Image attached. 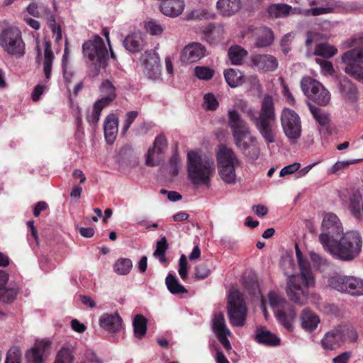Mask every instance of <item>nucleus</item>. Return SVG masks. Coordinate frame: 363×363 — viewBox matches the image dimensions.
Listing matches in <instances>:
<instances>
[{
	"mask_svg": "<svg viewBox=\"0 0 363 363\" xmlns=\"http://www.w3.org/2000/svg\"><path fill=\"white\" fill-rule=\"evenodd\" d=\"M250 63L259 70L274 71L278 66L277 59L270 55H255L251 57Z\"/></svg>",
	"mask_w": 363,
	"mask_h": 363,
	"instance_id": "21",
	"label": "nucleus"
},
{
	"mask_svg": "<svg viewBox=\"0 0 363 363\" xmlns=\"http://www.w3.org/2000/svg\"><path fill=\"white\" fill-rule=\"evenodd\" d=\"M145 27L147 31L153 35H161L165 28L155 20L148 21L145 23Z\"/></svg>",
	"mask_w": 363,
	"mask_h": 363,
	"instance_id": "48",
	"label": "nucleus"
},
{
	"mask_svg": "<svg viewBox=\"0 0 363 363\" xmlns=\"http://www.w3.org/2000/svg\"><path fill=\"white\" fill-rule=\"evenodd\" d=\"M206 54V48L201 43H194L186 45L181 54V60L184 63H194L199 61Z\"/></svg>",
	"mask_w": 363,
	"mask_h": 363,
	"instance_id": "19",
	"label": "nucleus"
},
{
	"mask_svg": "<svg viewBox=\"0 0 363 363\" xmlns=\"http://www.w3.org/2000/svg\"><path fill=\"white\" fill-rule=\"evenodd\" d=\"M40 9V4L38 5L37 4H30L28 8L27 11L29 14L31 16H33L36 18H38L39 16V9Z\"/></svg>",
	"mask_w": 363,
	"mask_h": 363,
	"instance_id": "64",
	"label": "nucleus"
},
{
	"mask_svg": "<svg viewBox=\"0 0 363 363\" xmlns=\"http://www.w3.org/2000/svg\"><path fill=\"white\" fill-rule=\"evenodd\" d=\"M17 295V291L15 289H9L4 286L0 291V301L4 303L13 302Z\"/></svg>",
	"mask_w": 363,
	"mask_h": 363,
	"instance_id": "49",
	"label": "nucleus"
},
{
	"mask_svg": "<svg viewBox=\"0 0 363 363\" xmlns=\"http://www.w3.org/2000/svg\"><path fill=\"white\" fill-rule=\"evenodd\" d=\"M73 359L72 350L64 347L57 352L55 363H73Z\"/></svg>",
	"mask_w": 363,
	"mask_h": 363,
	"instance_id": "44",
	"label": "nucleus"
},
{
	"mask_svg": "<svg viewBox=\"0 0 363 363\" xmlns=\"http://www.w3.org/2000/svg\"><path fill=\"white\" fill-rule=\"evenodd\" d=\"M362 248V239L357 231L342 233L337 241L325 250L334 258L342 261H351L359 256Z\"/></svg>",
	"mask_w": 363,
	"mask_h": 363,
	"instance_id": "5",
	"label": "nucleus"
},
{
	"mask_svg": "<svg viewBox=\"0 0 363 363\" xmlns=\"http://www.w3.org/2000/svg\"><path fill=\"white\" fill-rule=\"evenodd\" d=\"M267 298L269 304L272 308L274 314H276L277 312L283 310V308L290 304L283 296L275 291L269 292Z\"/></svg>",
	"mask_w": 363,
	"mask_h": 363,
	"instance_id": "32",
	"label": "nucleus"
},
{
	"mask_svg": "<svg viewBox=\"0 0 363 363\" xmlns=\"http://www.w3.org/2000/svg\"><path fill=\"white\" fill-rule=\"evenodd\" d=\"M0 46L10 55L22 57L26 52V45L21 31L16 28H9L0 34Z\"/></svg>",
	"mask_w": 363,
	"mask_h": 363,
	"instance_id": "8",
	"label": "nucleus"
},
{
	"mask_svg": "<svg viewBox=\"0 0 363 363\" xmlns=\"http://www.w3.org/2000/svg\"><path fill=\"white\" fill-rule=\"evenodd\" d=\"M228 123L235 145L248 158L257 160L260 150L257 145V138L251 135V130L247 123L235 110L228 112Z\"/></svg>",
	"mask_w": 363,
	"mask_h": 363,
	"instance_id": "3",
	"label": "nucleus"
},
{
	"mask_svg": "<svg viewBox=\"0 0 363 363\" xmlns=\"http://www.w3.org/2000/svg\"><path fill=\"white\" fill-rule=\"evenodd\" d=\"M99 323L101 328L110 333H118L123 328V320L117 312L102 314Z\"/></svg>",
	"mask_w": 363,
	"mask_h": 363,
	"instance_id": "20",
	"label": "nucleus"
},
{
	"mask_svg": "<svg viewBox=\"0 0 363 363\" xmlns=\"http://www.w3.org/2000/svg\"><path fill=\"white\" fill-rule=\"evenodd\" d=\"M147 320L145 316L141 314L136 315L133 320L134 328V335L138 338H142L147 332Z\"/></svg>",
	"mask_w": 363,
	"mask_h": 363,
	"instance_id": "37",
	"label": "nucleus"
},
{
	"mask_svg": "<svg viewBox=\"0 0 363 363\" xmlns=\"http://www.w3.org/2000/svg\"><path fill=\"white\" fill-rule=\"evenodd\" d=\"M216 7L223 16H230L240 9L241 1L240 0H218Z\"/></svg>",
	"mask_w": 363,
	"mask_h": 363,
	"instance_id": "29",
	"label": "nucleus"
},
{
	"mask_svg": "<svg viewBox=\"0 0 363 363\" xmlns=\"http://www.w3.org/2000/svg\"><path fill=\"white\" fill-rule=\"evenodd\" d=\"M363 43V33H358L346 40L342 43L344 48H349L354 46H358L360 43Z\"/></svg>",
	"mask_w": 363,
	"mask_h": 363,
	"instance_id": "54",
	"label": "nucleus"
},
{
	"mask_svg": "<svg viewBox=\"0 0 363 363\" xmlns=\"http://www.w3.org/2000/svg\"><path fill=\"white\" fill-rule=\"evenodd\" d=\"M21 351L18 347H11L7 352L5 363H21Z\"/></svg>",
	"mask_w": 363,
	"mask_h": 363,
	"instance_id": "50",
	"label": "nucleus"
},
{
	"mask_svg": "<svg viewBox=\"0 0 363 363\" xmlns=\"http://www.w3.org/2000/svg\"><path fill=\"white\" fill-rule=\"evenodd\" d=\"M333 7L326 6V7H316L311 9H308L305 11V14L309 15L311 14L313 16H319L325 13H330L333 11Z\"/></svg>",
	"mask_w": 363,
	"mask_h": 363,
	"instance_id": "56",
	"label": "nucleus"
},
{
	"mask_svg": "<svg viewBox=\"0 0 363 363\" xmlns=\"http://www.w3.org/2000/svg\"><path fill=\"white\" fill-rule=\"evenodd\" d=\"M342 233V225L338 217L333 213H326L323 218L321 233L318 237L323 249L337 241Z\"/></svg>",
	"mask_w": 363,
	"mask_h": 363,
	"instance_id": "7",
	"label": "nucleus"
},
{
	"mask_svg": "<svg viewBox=\"0 0 363 363\" xmlns=\"http://www.w3.org/2000/svg\"><path fill=\"white\" fill-rule=\"evenodd\" d=\"M38 18H45L48 26H52L55 21L54 15L51 13L50 9L43 4H40V9H39Z\"/></svg>",
	"mask_w": 363,
	"mask_h": 363,
	"instance_id": "51",
	"label": "nucleus"
},
{
	"mask_svg": "<svg viewBox=\"0 0 363 363\" xmlns=\"http://www.w3.org/2000/svg\"><path fill=\"white\" fill-rule=\"evenodd\" d=\"M104 135L108 144H113L118 131V118L114 114L108 115L104 121Z\"/></svg>",
	"mask_w": 363,
	"mask_h": 363,
	"instance_id": "24",
	"label": "nucleus"
},
{
	"mask_svg": "<svg viewBox=\"0 0 363 363\" xmlns=\"http://www.w3.org/2000/svg\"><path fill=\"white\" fill-rule=\"evenodd\" d=\"M218 106V102L213 94L208 93L204 95L203 106L205 109L214 111Z\"/></svg>",
	"mask_w": 363,
	"mask_h": 363,
	"instance_id": "52",
	"label": "nucleus"
},
{
	"mask_svg": "<svg viewBox=\"0 0 363 363\" xmlns=\"http://www.w3.org/2000/svg\"><path fill=\"white\" fill-rule=\"evenodd\" d=\"M84 55L99 67H104L107 65L108 54L103 39L96 35L92 41L83 44Z\"/></svg>",
	"mask_w": 363,
	"mask_h": 363,
	"instance_id": "13",
	"label": "nucleus"
},
{
	"mask_svg": "<svg viewBox=\"0 0 363 363\" xmlns=\"http://www.w3.org/2000/svg\"><path fill=\"white\" fill-rule=\"evenodd\" d=\"M310 111L317 122L321 125H325L329 122L328 115L321 109L309 104Z\"/></svg>",
	"mask_w": 363,
	"mask_h": 363,
	"instance_id": "46",
	"label": "nucleus"
},
{
	"mask_svg": "<svg viewBox=\"0 0 363 363\" xmlns=\"http://www.w3.org/2000/svg\"><path fill=\"white\" fill-rule=\"evenodd\" d=\"M303 92L319 105L325 106L330 100L329 91L318 81L310 77H305L301 82Z\"/></svg>",
	"mask_w": 363,
	"mask_h": 363,
	"instance_id": "14",
	"label": "nucleus"
},
{
	"mask_svg": "<svg viewBox=\"0 0 363 363\" xmlns=\"http://www.w3.org/2000/svg\"><path fill=\"white\" fill-rule=\"evenodd\" d=\"M218 174L226 184H234L237 182L235 169L240 161L233 150L225 145H220L216 155Z\"/></svg>",
	"mask_w": 363,
	"mask_h": 363,
	"instance_id": "6",
	"label": "nucleus"
},
{
	"mask_svg": "<svg viewBox=\"0 0 363 363\" xmlns=\"http://www.w3.org/2000/svg\"><path fill=\"white\" fill-rule=\"evenodd\" d=\"M280 120L283 132L291 143H296L300 139L302 133L301 121L296 112L285 108L281 113Z\"/></svg>",
	"mask_w": 363,
	"mask_h": 363,
	"instance_id": "12",
	"label": "nucleus"
},
{
	"mask_svg": "<svg viewBox=\"0 0 363 363\" xmlns=\"http://www.w3.org/2000/svg\"><path fill=\"white\" fill-rule=\"evenodd\" d=\"M167 149V141L163 134L156 137L153 146L147 153L145 163L147 166H157L162 160V155Z\"/></svg>",
	"mask_w": 363,
	"mask_h": 363,
	"instance_id": "16",
	"label": "nucleus"
},
{
	"mask_svg": "<svg viewBox=\"0 0 363 363\" xmlns=\"http://www.w3.org/2000/svg\"><path fill=\"white\" fill-rule=\"evenodd\" d=\"M309 257L314 267L318 269L327 266L328 264V262L326 259H325L320 255L315 252L314 251H311L309 252Z\"/></svg>",
	"mask_w": 363,
	"mask_h": 363,
	"instance_id": "53",
	"label": "nucleus"
},
{
	"mask_svg": "<svg viewBox=\"0 0 363 363\" xmlns=\"http://www.w3.org/2000/svg\"><path fill=\"white\" fill-rule=\"evenodd\" d=\"M44 54H43V70L45 79L49 80L51 76L52 65L54 60V53L51 49V43L45 40Z\"/></svg>",
	"mask_w": 363,
	"mask_h": 363,
	"instance_id": "31",
	"label": "nucleus"
},
{
	"mask_svg": "<svg viewBox=\"0 0 363 363\" xmlns=\"http://www.w3.org/2000/svg\"><path fill=\"white\" fill-rule=\"evenodd\" d=\"M165 283L168 290L172 294H182L187 292L185 287L179 283L177 277L171 274L166 277Z\"/></svg>",
	"mask_w": 363,
	"mask_h": 363,
	"instance_id": "39",
	"label": "nucleus"
},
{
	"mask_svg": "<svg viewBox=\"0 0 363 363\" xmlns=\"http://www.w3.org/2000/svg\"><path fill=\"white\" fill-rule=\"evenodd\" d=\"M247 308L242 294L238 290H232L228 298V314L233 326L242 327L245 325Z\"/></svg>",
	"mask_w": 363,
	"mask_h": 363,
	"instance_id": "11",
	"label": "nucleus"
},
{
	"mask_svg": "<svg viewBox=\"0 0 363 363\" xmlns=\"http://www.w3.org/2000/svg\"><path fill=\"white\" fill-rule=\"evenodd\" d=\"M237 106L247 115L249 119L255 124L258 132L264 141L269 144L276 141L277 130L276 125V113L272 96L264 95L259 115L245 101H240Z\"/></svg>",
	"mask_w": 363,
	"mask_h": 363,
	"instance_id": "1",
	"label": "nucleus"
},
{
	"mask_svg": "<svg viewBox=\"0 0 363 363\" xmlns=\"http://www.w3.org/2000/svg\"><path fill=\"white\" fill-rule=\"evenodd\" d=\"M300 163L294 162L282 168L279 172V175L280 177H284L286 175L291 174L296 172L300 168Z\"/></svg>",
	"mask_w": 363,
	"mask_h": 363,
	"instance_id": "59",
	"label": "nucleus"
},
{
	"mask_svg": "<svg viewBox=\"0 0 363 363\" xmlns=\"http://www.w3.org/2000/svg\"><path fill=\"white\" fill-rule=\"evenodd\" d=\"M167 249V243L165 237H162L160 241L157 242V247L154 252V256L157 257L161 262H167L165 257V252Z\"/></svg>",
	"mask_w": 363,
	"mask_h": 363,
	"instance_id": "45",
	"label": "nucleus"
},
{
	"mask_svg": "<svg viewBox=\"0 0 363 363\" xmlns=\"http://www.w3.org/2000/svg\"><path fill=\"white\" fill-rule=\"evenodd\" d=\"M227 84L232 88L241 86L246 81L244 74L238 69L230 68L224 72Z\"/></svg>",
	"mask_w": 363,
	"mask_h": 363,
	"instance_id": "28",
	"label": "nucleus"
},
{
	"mask_svg": "<svg viewBox=\"0 0 363 363\" xmlns=\"http://www.w3.org/2000/svg\"><path fill=\"white\" fill-rule=\"evenodd\" d=\"M296 255L300 268V275L291 274L285 269L288 275L286 284V294L289 299L294 303L303 306L308 299V288L314 285V279L308 259L303 257L298 246L296 245Z\"/></svg>",
	"mask_w": 363,
	"mask_h": 363,
	"instance_id": "2",
	"label": "nucleus"
},
{
	"mask_svg": "<svg viewBox=\"0 0 363 363\" xmlns=\"http://www.w3.org/2000/svg\"><path fill=\"white\" fill-rule=\"evenodd\" d=\"M316 62L320 65L321 72L325 75H331L334 72L333 64L325 60L316 59Z\"/></svg>",
	"mask_w": 363,
	"mask_h": 363,
	"instance_id": "55",
	"label": "nucleus"
},
{
	"mask_svg": "<svg viewBox=\"0 0 363 363\" xmlns=\"http://www.w3.org/2000/svg\"><path fill=\"white\" fill-rule=\"evenodd\" d=\"M329 286L340 292L352 296L363 295V279L354 277L335 276L328 281Z\"/></svg>",
	"mask_w": 363,
	"mask_h": 363,
	"instance_id": "15",
	"label": "nucleus"
},
{
	"mask_svg": "<svg viewBox=\"0 0 363 363\" xmlns=\"http://www.w3.org/2000/svg\"><path fill=\"white\" fill-rule=\"evenodd\" d=\"M123 45L130 52H139L145 47L143 35L140 32L129 34L123 40Z\"/></svg>",
	"mask_w": 363,
	"mask_h": 363,
	"instance_id": "25",
	"label": "nucleus"
},
{
	"mask_svg": "<svg viewBox=\"0 0 363 363\" xmlns=\"http://www.w3.org/2000/svg\"><path fill=\"white\" fill-rule=\"evenodd\" d=\"M101 93L104 95L103 97L98 100L108 106L116 98L115 87L108 80H104L100 87Z\"/></svg>",
	"mask_w": 363,
	"mask_h": 363,
	"instance_id": "33",
	"label": "nucleus"
},
{
	"mask_svg": "<svg viewBox=\"0 0 363 363\" xmlns=\"http://www.w3.org/2000/svg\"><path fill=\"white\" fill-rule=\"evenodd\" d=\"M144 72L151 79L159 78L161 70L160 57L154 50H147L140 58Z\"/></svg>",
	"mask_w": 363,
	"mask_h": 363,
	"instance_id": "17",
	"label": "nucleus"
},
{
	"mask_svg": "<svg viewBox=\"0 0 363 363\" xmlns=\"http://www.w3.org/2000/svg\"><path fill=\"white\" fill-rule=\"evenodd\" d=\"M340 91L344 97L351 101H354L358 98V91L355 84L350 80H344L340 84Z\"/></svg>",
	"mask_w": 363,
	"mask_h": 363,
	"instance_id": "36",
	"label": "nucleus"
},
{
	"mask_svg": "<svg viewBox=\"0 0 363 363\" xmlns=\"http://www.w3.org/2000/svg\"><path fill=\"white\" fill-rule=\"evenodd\" d=\"M357 335L353 328L339 326L326 333L321 340L322 347L326 350H333L346 341L354 342Z\"/></svg>",
	"mask_w": 363,
	"mask_h": 363,
	"instance_id": "9",
	"label": "nucleus"
},
{
	"mask_svg": "<svg viewBox=\"0 0 363 363\" xmlns=\"http://www.w3.org/2000/svg\"><path fill=\"white\" fill-rule=\"evenodd\" d=\"M49 27L52 30L55 41L59 42L62 39V31L60 26L57 24L56 21H55V23L52 26H49Z\"/></svg>",
	"mask_w": 363,
	"mask_h": 363,
	"instance_id": "62",
	"label": "nucleus"
},
{
	"mask_svg": "<svg viewBox=\"0 0 363 363\" xmlns=\"http://www.w3.org/2000/svg\"><path fill=\"white\" fill-rule=\"evenodd\" d=\"M268 13L270 16L274 18H284L290 14L300 13L301 9L292 8L285 4H272L268 8Z\"/></svg>",
	"mask_w": 363,
	"mask_h": 363,
	"instance_id": "26",
	"label": "nucleus"
},
{
	"mask_svg": "<svg viewBox=\"0 0 363 363\" xmlns=\"http://www.w3.org/2000/svg\"><path fill=\"white\" fill-rule=\"evenodd\" d=\"M320 323L317 315L308 308H304L301 313V324L302 328L309 332L313 331Z\"/></svg>",
	"mask_w": 363,
	"mask_h": 363,
	"instance_id": "27",
	"label": "nucleus"
},
{
	"mask_svg": "<svg viewBox=\"0 0 363 363\" xmlns=\"http://www.w3.org/2000/svg\"><path fill=\"white\" fill-rule=\"evenodd\" d=\"M359 194H354L350 199V210L352 214L358 220L363 218V201Z\"/></svg>",
	"mask_w": 363,
	"mask_h": 363,
	"instance_id": "38",
	"label": "nucleus"
},
{
	"mask_svg": "<svg viewBox=\"0 0 363 363\" xmlns=\"http://www.w3.org/2000/svg\"><path fill=\"white\" fill-rule=\"evenodd\" d=\"M337 52V50L333 45L328 43H320L316 45L314 55L329 58L335 55Z\"/></svg>",
	"mask_w": 363,
	"mask_h": 363,
	"instance_id": "41",
	"label": "nucleus"
},
{
	"mask_svg": "<svg viewBox=\"0 0 363 363\" xmlns=\"http://www.w3.org/2000/svg\"><path fill=\"white\" fill-rule=\"evenodd\" d=\"M215 169V162L211 157L194 150L188 152L187 173L193 184L208 186Z\"/></svg>",
	"mask_w": 363,
	"mask_h": 363,
	"instance_id": "4",
	"label": "nucleus"
},
{
	"mask_svg": "<svg viewBox=\"0 0 363 363\" xmlns=\"http://www.w3.org/2000/svg\"><path fill=\"white\" fill-rule=\"evenodd\" d=\"M133 267V262L129 258H119L113 264V271L119 275H127Z\"/></svg>",
	"mask_w": 363,
	"mask_h": 363,
	"instance_id": "40",
	"label": "nucleus"
},
{
	"mask_svg": "<svg viewBox=\"0 0 363 363\" xmlns=\"http://www.w3.org/2000/svg\"><path fill=\"white\" fill-rule=\"evenodd\" d=\"M138 116V113L136 111H129L125 115V123L123 125L122 129V133L125 134L128 128L130 127L131 124L134 121V120Z\"/></svg>",
	"mask_w": 363,
	"mask_h": 363,
	"instance_id": "57",
	"label": "nucleus"
},
{
	"mask_svg": "<svg viewBox=\"0 0 363 363\" xmlns=\"http://www.w3.org/2000/svg\"><path fill=\"white\" fill-rule=\"evenodd\" d=\"M345 64V72L356 80L363 83V47L351 49L341 56Z\"/></svg>",
	"mask_w": 363,
	"mask_h": 363,
	"instance_id": "10",
	"label": "nucleus"
},
{
	"mask_svg": "<svg viewBox=\"0 0 363 363\" xmlns=\"http://www.w3.org/2000/svg\"><path fill=\"white\" fill-rule=\"evenodd\" d=\"M50 345L49 340L37 341L26 354L27 363H43L46 356L45 353Z\"/></svg>",
	"mask_w": 363,
	"mask_h": 363,
	"instance_id": "18",
	"label": "nucleus"
},
{
	"mask_svg": "<svg viewBox=\"0 0 363 363\" xmlns=\"http://www.w3.org/2000/svg\"><path fill=\"white\" fill-rule=\"evenodd\" d=\"M214 70L208 67L196 66L194 68V75L201 80H209L214 75Z\"/></svg>",
	"mask_w": 363,
	"mask_h": 363,
	"instance_id": "43",
	"label": "nucleus"
},
{
	"mask_svg": "<svg viewBox=\"0 0 363 363\" xmlns=\"http://www.w3.org/2000/svg\"><path fill=\"white\" fill-rule=\"evenodd\" d=\"M256 340L258 342L269 346H277L280 344V339L276 335L262 328L257 329Z\"/></svg>",
	"mask_w": 363,
	"mask_h": 363,
	"instance_id": "30",
	"label": "nucleus"
},
{
	"mask_svg": "<svg viewBox=\"0 0 363 363\" xmlns=\"http://www.w3.org/2000/svg\"><path fill=\"white\" fill-rule=\"evenodd\" d=\"M228 55L233 65H240L242 64L247 52L240 46L234 45L229 48Z\"/></svg>",
	"mask_w": 363,
	"mask_h": 363,
	"instance_id": "35",
	"label": "nucleus"
},
{
	"mask_svg": "<svg viewBox=\"0 0 363 363\" xmlns=\"http://www.w3.org/2000/svg\"><path fill=\"white\" fill-rule=\"evenodd\" d=\"M274 315L279 323L288 332L293 331L294 322L296 318V312L293 306L289 304L283 308V310L277 312Z\"/></svg>",
	"mask_w": 363,
	"mask_h": 363,
	"instance_id": "22",
	"label": "nucleus"
},
{
	"mask_svg": "<svg viewBox=\"0 0 363 363\" xmlns=\"http://www.w3.org/2000/svg\"><path fill=\"white\" fill-rule=\"evenodd\" d=\"M208 13L204 10H196L189 13V18L191 19H203L206 18Z\"/></svg>",
	"mask_w": 363,
	"mask_h": 363,
	"instance_id": "63",
	"label": "nucleus"
},
{
	"mask_svg": "<svg viewBox=\"0 0 363 363\" xmlns=\"http://www.w3.org/2000/svg\"><path fill=\"white\" fill-rule=\"evenodd\" d=\"M210 274V269L204 264H200L195 267V277L198 279H203Z\"/></svg>",
	"mask_w": 363,
	"mask_h": 363,
	"instance_id": "58",
	"label": "nucleus"
},
{
	"mask_svg": "<svg viewBox=\"0 0 363 363\" xmlns=\"http://www.w3.org/2000/svg\"><path fill=\"white\" fill-rule=\"evenodd\" d=\"M106 105L100 103L99 101H96L94 105L93 110L90 114L87 116V121L89 123L96 124L99 120L101 112Z\"/></svg>",
	"mask_w": 363,
	"mask_h": 363,
	"instance_id": "47",
	"label": "nucleus"
},
{
	"mask_svg": "<svg viewBox=\"0 0 363 363\" xmlns=\"http://www.w3.org/2000/svg\"><path fill=\"white\" fill-rule=\"evenodd\" d=\"M216 335L217 338L218 339V340L220 341V342L223 345V346L224 347V348L226 350H231L230 343L227 338V336H230L231 334H227V333L225 332V333L217 334Z\"/></svg>",
	"mask_w": 363,
	"mask_h": 363,
	"instance_id": "61",
	"label": "nucleus"
},
{
	"mask_svg": "<svg viewBox=\"0 0 363 363\" xmlns=\"http://www.w3.org/2000/svg\"><path fill=\"white\" fill-rule=\"evenodd\" d=\"M357 160L352 161H338L331 168L330 173L335 174L342 169L347 167L350 164L357 162Z\"/></svg>",
	"mask_w": 363,
	"mask_h": 363,
	"instance_id": "60",
	"label": "nucleus"
},
{
	"mask_svg": "<svg viewBox=\"0 0 363 363\" xmlns=\"http://www.w3.org/2000/svg\"><path fill=\"white\" fill-rule=\"evenodd\" d=\"M212 329L215 335L227 333L231 334V332L228 328L224 314L221 312H216L214 313L212 320Z\"/></svg>",
	"mask_w": 363,
	"mask_h": 363,
	"instance_id": "34",
	"label": "nucleus"
},
{
	"mask_svg": "<svg viewBox=\"0 0 363 363\" xmlns=\"http://www.w3.org/2000/svg\"><path fill=\"white\" fill-rule=\"evenodd\" d=\"M185 7L183 0H167L162 2L160 6L161 12L172 18L180 16Z\"/></svg>",
	"mask_w": 363,
	"mask_h": 363,
	"instance_id": "23",
	"label": "nucleus"
},
{
	"mask_svg": "<svg viewBox=\"0 0 363 363\" xmlns=\"http://www.w3.org/2000/svg\"><path fill=\"white\" fill-rule=\"evenodd\" d=\"M262 36H259L256 40L255 45L259 48H264L269 45L273 41L272 31L268 28L260 29Z\"/></svg>",
	"mask_w": 363,
	"mask_h": 363,
	"instance_id": "42",
	"label": "nucleus"
}]
</instances>
